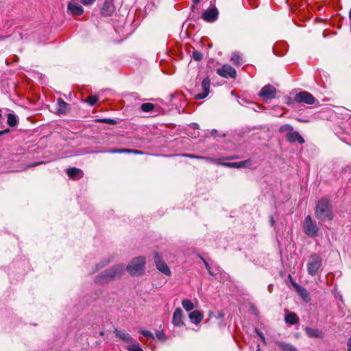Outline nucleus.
Returning <instances> with one entry per match:
<instances>
[{"label": "nucleus", "mask_w": 351, "mask_h": 351, "mask_svg": "<svg viewBox=\"0 0 351 351\" xmlns=\"http://www.w3.org/2000/svg\"><path fill=\"white\" fill-rule=\"evenodd\" d=\"M315 216L320 222L326 220L331 221L333 219L331 205L328 199H322L317 202L315 208Z\"/></svg>", "instance_id": "f257e3e1"}, {"label": "nucleus", "mask_w": 351, "mask_h": 351, "mask_svg": "<svg viewBox=\"0 0 351 351\" xmlns=\"http://www.w3.org/2000/svg\"><path fill=\"white\" fill-rule=\"evenodd\" d=\"M124 271V267L119 265L111 267L110 269L101 272L95 278V283L104 284L110 282V280L119 278Z\"/></svg>", "instance_id": "f03ea898"}, {"label": "nucleus", "mask_w": 351, "mask_h": 351, "mask_svg": "<svg viewBox=\"0 0 351 351\" xmlns=\"http://www.w3.org/2000/svg\"><path fill=\"white\" fill-rule=\"evenodd\" d=\"M322 265V259L321 256L317 254H313L310 256L307 262V271L311 276H315L318 274Z\"/></svg>", "instance_id": "7ed1b4c3"}, {"label": "nucleus", "mask_w": 351, "mask_h": 351, "mask_svg": "<svg viewBox=\"0 0 351 351\" xmlns=\"http://www.w3.org/2000/svg\"><path fill=\"white\" fill-rule=\"evenodd\" d=\"M145 260L143 256L134 258L127 266L128 271L132 276L143 274L145 269Z\"/></svg>", "instance_id": "20e7f679"}, {"label": "nucleus", "mask_w": 351, "mask_h": 351, "mask_svg": "<svg viewBox=\"0 0 351 351\" xmlns=\"http://www.w3.org/2000/svg\"><path fill=\"white\" fill-rule=\"evenodd\" d=\"M304 232L310 237H316L318 233L319 228L315 222L308 215L305 217L304 222Z\"/></svg>", "instance_id": "39448f33"}, {"label": "nucleus", "mask_w": 351, "mask_h": 351, "mask_svg": "<svg viewBox=\"0 0 351 351\" xmlns=\"http://www.w3.org/2000/svg\"><path fill=\"white\" fill-rule=\"evenodd\" d=\"M294 99L298 103H304L308 105L313 104L315 101L313 95L306 91H302L296 94Z\"/></svg>", "instance_id": "423d86ee"}, {"label": "nucleus", "mask_w": 351, "mask_h": 351, "mask_svg": "<svg viewBox=\"0 0 351 351\" xmlns=\"http://www.w3.org/2000/svg\"><path fill=\"white\" fill-rule=\"evenodd\" d=\"M216 71L219 75L225 78H235L237 77L236 70L229 64H224L222 67L217 69Z\"/></svg>", "instance_id": "0eeeda50"}, {"label": "nucleus", "mask_w": 351, "mask_h": 351, "mask_svg": "<svg viewBox=\"0 0 351 351\" xmlns=\"http://www.w3.org/2000/svg\"><path fill=\"white\" fill-rule=\"evenodd\" d=\"M67 12L72 15L80 16L84 13V8L76 0H72L67 5Z\"/></svg>", "instance_id": "6e6552de"}, {"label": "nucleus", "mask_w": 351, "mask_h": 351, "mask_svg": "<svg viewBox=\"0 0 351 351\" xmlns=\"http://www.w3.org/2000/svg\"><path fill=\"white\" fill-rule=\"evenodd\" d=\"M210 80L208 77H206L204 78V80L202 82L201 84V88H202V93H197L195 95V98L197 99H202L206 98L210 91Z\"/></svg>", "instance_id": "1a4fd4ad"}, {"label": "nucleus", "mask_w": 351, "mask_h": 351, "mask_svg": "<svg viewBox=\"0 0 351 351\" xmlns=\"http://www.w3.org/2000/svg\"><path fill=\"white\" fill-rule=\"evenodd\" d=\"M258 95L265 99H271L276 96V88L270 84L266 85L262 88Z\"/></svg>", "instance_id": "9d476101"}, {"label": "nucleus", "mask_w": 351, "mask_h": 351, "mask_svg": "<svg viewBox=\"0 0 351 351\" xmlns=\"http://www.w3.org/2000/svg\"><path fill=\"white\" fill-rule=\"evenodd\" d=\"M154 261L156 267L160 271L166 276H170L171 271L169 267L164 261H162L158 253H156L154 255Z\"/></svg>", "instance_id": "9b49d317"}, {"label": "nucleus", "mask_w": 351, "mask_h": 351, "mask_svg": "<svg viewBox=\"0 0 351 351\" xmlns=\"http://www.w3.org/2000/svg\"><path fill=\"white\" fill-rule=\"evenodd\" d=\"M115 10L112 0H106L101 10V14L104 16H112Z\"/></svg>", "instance_id": "f8f14e48"}, {"label": "nucleus", "mask_w": 351, "mask_h": 351, "mask_svg": "<svg viewBox=\"0 0 351 351\" xmlns=\"http://www.w3.org/2000/svg\"><path fill=\"white\" fill-rule=\"evenodd\" d=\"M218 14H219V13H218L217 9L215 8H212V9L206 10L202 14V19L206 22L212 23V22L215 21L217 19Z\"/></svg>", "instance_id": "ddd939ff"}, {"label": "nucleus", "mask_w": 351, "mask_h": 351, "mask_svg": "<svg viewBox=\"0 0 351 351\" xmlns=\"http://www.w3.org/2000/svg\"><path fill=\"white\" fill-rule=\"evenodd\" d=\"M252 161L250 159L245 160L240 162H223L222 165L232 168H243V167H251Z\"/></svg>", "instance_id": "4468645a"}, {"label": "nucleus", "mask_w": 351, "mask_h": 351, "mask_svg": "<svg viewBox=\"0 0 351 351\" xmlns=\"http://www.w3.org/2000/svg\"><path fill=\"white\" fill-rule=\"evenodd\" d=\"M286 136L288 141L291 143L298 142L300 144L304 143V139L301 136L299 132L294 131L293 129L288 132Z\"/></svg>", "instance_id": "2eb2a0df"}, {"label": "nucleus", "mask_w": 351, "mask_h": 351, "mask_svg": "<svg viewBox=\"0 0 351 351\" xmlns=\"http://www.w3.org/2000/svg\"><path fill=\"white\" fill-rule=\"evenodd\" d=\"M183 318V312L180 308H177L173 314L172 323L176 326H182L184 325V322L182 321Z\"/></svg>", "instance_id": "dca6fc26"}, {"label": "nucleus", "mask_w": 351, "mask_h": 351, "mask_svg": "<svg viewBox=\"0 0 351 351\" xmlns=\"http://www.w3.org/2000/svg\"><path fill=\"white\" fill-rule=\"evenodd\" d=\"M203 313L199 311H193L189 314V317L191 319V322L195 324H199L203 319Z\"/></svg>", "instance_id": "f3484780"}, {"label": "nucleus", "mask_w": 351, "mask_h": 351, "mask_svg": "<svg viewBox=\"0 0 351 351\" xmlns=\"http://www.w3.org/2000/svg\"><path fill=\"white\" fill-rule=\"evenodd\" d=\"M67 175L72 179H79L82 177L83 172L80 169L72 167L66 169Z\"/></svg>", "instance_id": "a211bd4d"}, {"label": "nucleus", "mask_w": 351, "mask_h": 351, "mask_svg": "<svg viewBox=\"0 0 351 351\" xmlns=\"http://www.w3.org/2000/svg\"><path fill=\"white\" fill-rule=\"evenodd\" d=\"M58 103V111L59 113L65 114L69 110V104L66 103L63 99L59 98L57 101Z\"/></svg>", "instance_id": "6ab92c4d"}, {"label": "nucleus", "mask_w": 351, "mask_h": 351, "mask_svg": "<svg viewBox=\"0 0 351 351\" xmlns=\"http://www.w3.org/2000/svg\"><path fill=\"white\" fill-rule=\"evenodd\" d=\"M285 320L287 323L293 325L299 322V318L295 313L289 312L285 315Z\"/></svg>", "instance_id": "aec40b11"}, {"label": "nucleus", "mask_w": 351, "mask_h": 351, "mask_svg": "<svg viewBox=\"0 0 351 351\" xmlns=\"http://www.w3.org/2000/svg\"><path fill=\"white\" fill-rule=\"evenodd\" d=\"M116 336L119 337L120 339H123V341H125L128 344L130 343L134 339L131 337L130 335L128 333H126L123 331L120 330H115Z\"/></svg>", "instance_id": "412c9836"}, {"label": "nucleus", "mask_w": 351, "mask_h": 351, "mask_svg": "<svg viewBox=\"0 0 351 351\" xmlns=\"http://www.w3.org/2000/svg\"><path fill=\"white\" fill-rule=\"evenodd\" d=\"M109 153L115 154H122V153H134L135 154H143V152L138 150L135 149H112L108 151Z\"/></svg>", "instance_id": "4be33fe9"}, {"label": "nucleus", "mask_w": 351, "mask_h": 351, "mask_svg": "<svg viewBox=\"0 0 351 351\" xmlns=\"http://www.w3.org/2000/svg\"><path fill=\"white\" fill-rule=\"evenodd\" d=\"M276 343L282 351H298L295 347L289 343L282 341H276Z\"/></svg>", "instance_id": "5701e85b"}, {"label": "nucleus", "mask_w": 351, "mask_h": 351, "mask_svg": "<svg viewBox=\"0 0 351 351\" xmlns=\"http://www.w3.org/2000/svg\"><path fill=\"white\" fill-rule=\"evenodd\" d=\"M305 332L306 335L310 337H321L322 332L317 329H314L310 327H306L305 328Z\"/></svg>", "instance_id": "b1692460"}, {"label": "nucleus", "mask_w": 351, "mask_h": 351, "mask_svg": "<svg viewBox=\"0 0 351 351\" xmlns=\"http://www.w3.org/2000/svg\"><path fill=\"white\" fill-rule=\"evenodd\" d=\"M128 350L129 351H143L141 348L139 343L136 342L135 340L132 341L128 345Z\"/></svg>", "instance_id": "393cba45"}, {"label": "nucleus", "mask_w": 351, "mask_h": 351, "mask_svg": "<svg viewBox=\"0 0 351 351\" xmlns=\"http://www.w3.org/2000/svg\"><path fill=\"white\" fill-rule=\"evenodd\" d=\"M182 304L183 308L186 311H190L193 310L194 308V305H193V302L190 300H188V299L183 300L182 302Z\"/></svg>", "instance_id": "a878e982"}, {"label": "nucleus", "mask_w": 351, "mask_h": 351, "mask_svg": "<svg viewBox=\"0 0 351 351\" xmlns=\"http://www.w3.org/2000/svg\"><path fill=\"white\" fill-rule=\"evenodd\" d=\"M293 285H294V286H295V287H296V288H297V291H298V292L299 293V294L301 295V297H302L304 300H306L308 298V291H306V289H304V288H302V287H300V286H298V285H295V284H293Z\"/></svg>", "instance_id": "bb28decb"}, {"label": "nucleus", "mask_w": 351, "mask_h": 351, "mask_svg": "<svg viewBox=\"0 0 351 351\" xmlns=\"http://www.w3.org/2000/svg\"><path fill=\"white\" fill-rule=\"evenodd\" d=\"M154 108V105L152 103H144L141 105V109L145 112H149Z\"/></svg>", "instance_id": "cd10ccee"}, {"label": "nucleus", "mask_w": 351, "mask_h": 351, "mask_svg": "<svg viewBox=\"0 0 351 351\" xmlns=\"http://www.w3.org/2000/svg\"><path fill=\"white\" fill-rule=\"evenodd\" d=\"M17 123V119L16 116L13 114H8V124L10 127H14Z\"/></svg>", "instance_id": "c85d7f7f"}, {"label": "nucleus", "mask_w": 351, "mask_h": 351, "mask_svg": "<svg viewBox=\"0 0 351 351\" xmlns=\"http://www.w3.org/2000/svg\"><path fill=\"white\" fill-rule=\"evenodd\" d=\"M230 60L236 65H241L243 63L241 58L237 53H233Z\"/></svg>", "instance_id": "c756f323"}, {"label": "nucleus", "mask_w": 351, "mask_h": 351, "mask_svg": "<svg viewBox=\"0 0 351 351\" xmlns=\"http://www.w3.org/2000/svg\"><path fill=\"white\" fill-rule=\"evenodd\" d=\"M184 156H186V157H188L190 158H197V159L205 160L206 161H213V159L210 158L205 157V156H196V155H193V154H184Z\"/></svg>", "instance_id": "7c9ffc66"}, {"label": "nucleus", "mask_w": 351, "mask_h": 351, "mask_svg": "<svg viewBox=\"0 0 351 351\" xmlns=\"http://www.w3.org/2000/svg\"><path fill=\"white\" fill-rule=\"evenodd\" d=\"M98 101V97L95 95H91L90 97H88L86 101L90 104V106H93L95 105Z\"/></svg>", "instance_id": "2f4dec72"}, {"label": "nucleus", "mask_w": 351, "mask_h": 351, "mask_svg": "<svg viewBox=\"0 0 351 351\" xmlns=\"http://www.w3.org/2000/svg\"><path fill=\"white\" fill-rule=\"evenodd\" d=\"M139 332L148 339H154V335L149 330H141Z\"/></svg>", "instance_id": "473e14b6"}, {"label": "nucleus", "mask_w": 351, "mask_h": 351, "mask_svg": "<svg viewBox=\"0 0 351 351\" xmlns=\"http://www.w3.org/2000/svg\"><path fill=\"white\" fill-rule=\"evenodd\" d=\"M293 130V127L291 126L290 125H288V124H286V125H282L280 128V132L282 133V132H288L291 130Z\"/></svg>", "instance_id": "72a5a7b5"}, {"label": "nucleus", "mask_w": 351, "mask_h": 351, "mask_svg": "<svg viewBox=\"0 0 351 351\" xmlns=\"http://www.w3.org/2000/svg\"><path fill=\"white\" fill-rule=\"evenodd\" d=\"M193 58L194 60H195L197 61H200L203 58V55L202 53H200L197 51H194L193 52Z\"/></svg>", "instance_id": "f704fd0d"}, {"label": "nucleus", "mask_w": 351, "mask_h": 351, "mask_svg": "<svg viewBox=\"0 0 351 351\" xmlns=\"http://www.w3.org/2000/svg\"><path fill=\"white\" fill-rule=\"evenodd\" d=\"M156 335L158 339L165 340V335L163 331H157Z\"/></svg>", "instance_id": "c9c22d12"}, {"label": "nucleus", "mask_w": 351, "mask_h": 351, "mask_svg": "<svg viewBox=\"0 0 351 351\" xmlns=\"http://www.w3.org/2000/svg\"><path fill=\"white\" fill-rule=\"evenodd\" d=\"M80 1L84 5H89L94 3L96 0H80Z\"/></svg>", "instance_id": "e433bc0d"}, {"label": "nucleus", "mask_w": 351, "mask_h": 351, "mask_svg": "<svg viewBox=\"0 0 351 351\" xmlns=\"http://www.w3.org/2000/svg\"><path fill=\"white\" fill-rule=\"evenodd\" d=\"M102 121L104 122V123H111V124H115L116 123V121H114L113 119H104Z\"/></svg>", "instance_id": "4c0bfd02"}, {"label": "nucleus", "mask_w": 351, "mask_h": 351, "mask_svg": "<svg viewBox=\"0 0 351 351\" xmlns=\"http://www.w3.org/2000/svg\"><path fill=\"white\" fill-rule=\"evenodd\" d=\"M204 263H205L206 267V269H207V270H208V273H209L210 275L213 276L214 274H213V271L210 270V266H209L208 263L206 261H204Z\"/></svg>", "instance_id": "58836bf2"}, {"label": "nucleus", "mask_w": 351, "mask_h": 351, "mask_svg": "<svg viewBox=\"0 0 351 351\" xmlns=\"http://www.w3.org/2000/svg\"><path fill=\"white\" fill-rule=\"evenodd\" d=\"M256 332H257V334L259 335V337H261V339L263 341H265V337H264V336H263V333H262V332H258V330H256Z\"/></svg>", "instance_id": "ea45409f"}, {"label": "nucleus", "mask_w": 351, "mask_h": 351, "mask_svg": "<svg viewBox=\"0 0 351 351\" xmlns=\"http://www.w3.org/2000/svg\"><path fill=\"white\" fill-rule=\"evenodd\" d=\"M348 351H351V337L349 339V340L348 341Z\"/></svg>", "instance_id": "a19ab883"}, {"label": "nucleus", "mask_w": 351, "mask_h": 351, "mask_svg": "<svg viewBox=\"0 0 351 351\" xmlns=\"http://www.w3.org/2000/svg\"><path fill=\"white\" fill-rule=\"evenodd\" d=\"M9 131L10 130L8 129L5 130H3V131H0V136H2L4 134H6V133L9 132Z\"/></svg>", "instance_id": "79ce46f5"}, {"label": "nucleus", "mask_w": 351, "mask_h": 351, "mask_svg": "<svg viewBox=\"0 0 351 351\" xmlns=\"http://www.w3.org/2000/svg\"><path fill=\"white\" fill-rule=\"evenodd\" d=\"M193 3H194V4L195 5H197L199 3V1H200L199 0H193Z\"/></svg>", "instance_id": "37998d69"}, {"label": "nucleus", "mask_w": 351, "mask_h": 351, "mask_svg": "<svg viewBox=\"0 0 351 351\" xmlns=\"http://www.w3.org/2000/svg\"><path fill=\"white\" fill-rule=\"evenodd\" d=\"M270 221H271V225L273 226V225H274V218H273L272 217H271Z\"/></svg>", "instance_id": "c03bdc74"}, {"label": "nucleus", "mask_w": 351, "mask_h": 351, "mask_svg": "<svg viewBox=\"0 0 351 351\" xmlns=\"http://www.w3.org/2000/svg\"><path fill=\"white\" fill-rule=\"evenodd\" d=\"M4 38H5V37L0 36V40H3Z\"/></svg>", "instance_id": "a18cd8bd"}, {"label": "nucleus", "mask_w": 351, "mask_h": 351, "mask_svg": "<svg viewBox=\"0 0 351 351\" xmlns=\"http://www.w3.org/2000/svg\"><path fill=\"white\" fill-rule=\"evenodd\" d=\"M349 16H350V19H351V9H350V11Z\"/></svg>", "instance_id": "49530a36"}]
</instances>
